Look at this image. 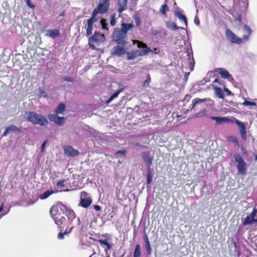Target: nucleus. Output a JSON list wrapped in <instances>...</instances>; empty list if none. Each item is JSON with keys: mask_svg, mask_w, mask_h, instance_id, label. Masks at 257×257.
I'll return each mask as SVG.
<instances>
[{"mask_svg": "<svg viewBox=\"0 0 257 257\" xmlns=\"http://www.w3.org/2000/svg\"><path fill=\"white\" fill-rule=\"evenodd\" d=\"M50 214L55 222H58L63 216H66L68 222L72 224L75 218V212L70 209L66 208L62 203L59 202L53 206L50 211Z\"/></svg>", "mask_w": 257, "mask_h": 257, "instance_id": "f257e3e1", "label": "nucleus"}, {"mask_svg": "<svg viewBox=\"0 0 257 257\" xmlns=\"http://www.w3.org/2000/svg\"><path fill=\"white\" fill-rule=\"evenodd\" d=\"M24 117L27 121L32 123L33 124L45 126L49 123L48 120L44 116L34 111L25 112Z\"/></svg>", "mask_w": 257, "mask_h": 257, "instance_id": "f03ea898", "label": "nucleus"}, {"mask_svg": "<svg viewBox=\"0 0 257 257\" xmlns=\"http://www.w3.org/2000/svg\"><path fill=\"white\" fill-rule=\"evenodd\" d=\"M232 161L234 163L238 173L241 175H245L247 166L241 155L237 153L233 154Z\"/></svg>", "mask_w": 257, "mask_h": 257, "instance_id": "7ed1b4c3", "label": "nucleus"}, {"mask_svg": "<svg viewBox=\"0 0 257 257\" xmlns=\"http://www.w3.org/2000/svg\"><path fill=\"white\" fill-rule=\"evenodd\" d=\"M106 40V37L104 34H101L98 32H95L94 34L89 38L88 40V45L93 49L99 45L100 43H103Z\"/></svg>", "mask_w": 257, "mask_h": 257, "instance_id": "20e7f679", "label": "nucleus"}, {"mask_svg": "<svg viewBox=\"0 0 257 257\" xmlns=\"http://www.w3.org/2000/svg\"><path fill=\"white\" fill-rule=\"evenodd\" d=\"M113 40L117 44L124 46L127 43V37L123 31L117 28L113 34Z\"/></svg>", "mask_w": 257, "mask_h": 257, "instance_id": "39448f33", "label": "nucleus"}, {"mask_svg": "<svg viewBox=\"0 0 257 257\" xmlns=\"http://www.w3.org/2000/svg\"><path fill=\"white\" fill-rule=\"evenodd\" d=\"M214 104V102L209 98H196L192 100V106L191 110L194 109V108L197 105H199L201 107H205L209 106H212Z\"/></svg>", "mask_w": 257, "mask_h": 257, "instance_id": "423d86ee", "label": "nucleus"}, {"mask_svg": "<svg viewBox=\"0 0 257 257\" xmlns=\"http://www.w3.org/2000/svg\"><path fill=\"white\" fill-rule=\"evenodd\" d=\"M141 155L147 168H151L154 159V153L152 151H145L142 152Z\"/></svg>", "mask_w": 257, "mask_h": 257, "instance_id": "0eeeda50", "label": "nucleus"}, {"mask_svg": "<svg viewBox=\"0 0 257 257\" xmlns=\"http://www.w3.org/2000/svg\"><path fill=\"white\" fill-rule=\"evenodd\" d=\"M225 36L226 39L232 43L240 44L242 43V39L238 37L229 29H226Z\"/></svg>", "mask_w": 257, "mask_h": 257, "instance_id": "6e6552de", "label": "nucleus"}, {"mask_svg": "<svg viewBox=\"0 0 257 257\" xmlns=\"http://www.w3.org/2000/svg\"><path fill=\"white\" fill-rule=\"evenodd\" d=\"M113 84H112V87L118 86V89L111 96L108 98V99L106 101V104H109L114 99L117 97L118 95L124 89V87L122 85H120V84H117V81H112Z\"/></svg>", "mask_w": 257, "mask_h": 257, "instance_id": "1a4fd4ad", "label": "nucleus"}, {"mask_svg": "<svg viewBox=\"0 0 257 257\" xmlns=\"http://www.w3.org/2000/svg\"><path fill=\"white\" fill-rule=\"evenodd\" d=\"M87 194L85 192L81 193L80 205L84 208L88 207L92 203V199L89 197H87Z\"/></svg>", "mask_w": 257, "mask_h": 257, "instance_id": "9d476101", "label": "nucleus"}, {"mask_svg": "<svg viewBox=\"0 0 257 257\" xmlns=\"http://www.w3.org/2000/svg\"><path fill=\"white\" fill-rule=\"evenodd\" d=\"M234 122L238 125L239 127V131L241 135V138L243 140H246L247 135L246 132L245 125L241 121L234 118Z\"/></svg>", "mask_w": 257, "mask_h": 257, "instance_id": "9b49d317", "label": "nucleus"}, {"mask_svg": "<svg viewBox=\"0 0 257 257\" xmlns=\"http://www.w3.org/2000/svg\"><path fill=\"white\" fill-rule=\"evenodd\" d=\"M48 118L50 121H53L60 125H62L65 120V117H60L57 114H50L48 115Z\"/></svg>", "mask_w": 257, "mask_h": 257, "instance_id": "f8f14e48", "label": "nucleus"}, {"mask_svg": "<svg viewBox=\"0 0 257 257\" xmlns=\"http://www.w3.org/2000/svg\"><path fill=\"white\" fill-rule=\"evenodd\" d=\"M215 72L220 75L221 78L228 80H234L233 77L229 74L228 71L223 68H216Z\"/></svg>", "mask_w": 257, "mask_h": 257, "instance_id": "ddd939ff", "label": "nucleus"}, {"mask_svg": "<svg viewBox=\"0 0 257 257\" xmlns=\"http://www.w3.org/2000/svg\"><path fill=\"white\" fill-rule=\"evenodd\" d=\"M109 3L108 0H100L97 9L100 14H103L108 9Z\"/></svg>", "mask_w": 257, "mask_h": 257, "instance_id": "4468645a", "label": "nucleus"}, {"mask_svg": "<svg viewBox=\"0 0 257 257\" xmlns=\"http://www.w3.org/2000/svg\"><path fill=\"white\" fill-rule=\"evenodd\" d=\"M138 47L139 48H142L141 50H139L140 52L141 56L146 55L149 52L151 51V49L148 47L146 44L143 43V42H140L139 41H137Z\"/></svg>", "mask_w": 257, "mask_h": 257, "instance_id": "2eb2a0df", "label": "nucleus"}, {"mask_svg": "<svg viewBox=\"0 0 257 257\" xmlns=\"http://www.w3.org/2000/svg\"><path fill=\"white\" fill-rule=\"evenodd\" d=\"M65 154L68 157H73L79 155V152L70 146H65L64 149Z\"/></svg>", "mask_w": 257, "mask_h": 257, "instance_id": "dca6fc26", "label": "nucleus"}, {"mask_svg": "<svg viewBox=\"0 0 257 257\" xmlns=\"http://www.w3.org/2000/svg\"><path fill=\"white\" fill-rule=\"evenodd\" d=\"M45 35L46 37H50L52 39H55L60 35V33L59 30L57 29H48L45 30Z\"/></svg>", "mask_w": 257, "mask_h": 257, "instance_id": "f3484780", "label": "nucleus"}, {"mask_svg": "<svg viewBox=\"0 0 257 257\" xmlns=\"http://www.w3.org/2000/svg\"><path fill=\"white\" fill-rule=\"evenodd\" d=\"M126 52L125 50L119 46L114 47L111 51L112 55H116L118 56H121L124 55Z\"/></svg>", "mask_w": 257, "mask_h": 257, "instance_id": "a211bd4d", "label": "nucleus"}, {"mask_svg": "<svg viewBox=\"0 0 257 257\" xmlns=\"http://www.w3.org/2000/svg\"><path fill=\"white\" fill-rule=\"evenodd\" d=\"M166 32L164 29L158 31L156 30L153 32V36L157 40H161L165 38L166 36Z\"/></svg>", "mask_w": 257, "mask_h": 257, "instance_id": "6ab92c4d", "label": "nucleus"}, {"mask_svg": "<svg viewBox=\"0 0 257 257\" xmlns=\"http://www.w3.org/2000/svg\"><path fill=\"white\" fill-rule=\"evenodd\" d=\"M210 118L216 121V123L219 124H221L223 122H232L233 120L228 118L226 117H218V116H211Z\"/></svg>", "mask_w": 257, "mask_h": 257, "instance_id": "aec40b11", "label": "nucleus"}, {"mask_svg": "<svg viewBox=\"0 0 257 257\" xmlns=\"http://www.w3.org/2000/svg\"><path fill=\"white\" fill-rule=\"evenodd\" d=\"M66 216H63L61 218L60 220H58V222H56L55 223L60 227H63L66 225L68 224V227L67 228H70V226L73 225L68 222V219H66Z\"/></svg>", "mask_w": 257, "mask_h": 257, "instance_id": "412c9836", "label": "nucleus"}, {"mask_svg": "<svg viewBox=\"0 0 257 257\" xmlns=\"http://www.w3.org/2000/svg\"><path fill=\"white\" fill-rule=\"evenodd\" d=\"M127 0H118V12L119 14L127 9Z\"/></svg>", "mask_w": 257, "mask_h": 257, "instance_id": "4be33fe9", "label": "nucleus"}, {"mask_svg": "<svg viewBox=\"0 0 257 257\" xmlns=\"http://www.w3.org/2000/svg\"><path fill=\"white\" fill-rule=\"evenodd\" d=\"M134 27V25L131 23H122L121 25V28L119 30L125 33L127 35L128 31L131 30Z\"/></svg>", "mask_w": 257, "mask_h": 257, "instance_id": "5701e85b", "label": "nucleus"}, {"mask_svg": "<svg viewBox=\"0 0 257 257\" xmlns=\"http://www.w3.org/2000/svg\"><path fill=\"white\" fill-rule=\"evenodd\" d=\"M138 50H132L131 52H126L127 59L133 60L135 58L140 56V53Z\"/></svg>", "mask_w": 257, "mask_h": 257, "instance_id": "b1692460", "label": "nucleus"}, {"mask_svg": "<svg viewBox=\"0 0 257 257\" xmlns=\"http://www.w3.org/2000/svg\"><path fill=\"white\" fill-rule=\"evenodd\" d=\"M187 63L189 66V69L192 71L193 70L194 68V60L193 57V55L191 54L188 53L187 54Z\"/></svg>", "mask_w": 257, "mask_h": 257, "instance_id": "393cba45", "label": "nucleus"}, {"mask_svg": "<svg viewBox=\"0 0 257 257\" xmlns=\"http://www.w3.org/2000/svg\"><path fill=\"white\" fill-rule=\"evenodd\" d=\"M214 93L219 98L223 99L224 98V90L223 91L221 88L214 87Z\"/></svg>", "mask_w": 257, "mask_h": 257, "instance_id": "a878e982", "label": "nucleus"}, {"mask_svg": "<svg viewBox=\"0 0 257 257\" xmlns=\"http://www.w3.org/2000/svg\"><path fill=\"white\" fill-rule=\"evenodd\" d=\"M257 222V219L252 218L250 215H247L244 219L243 224L244 225L247 224H253Z\"/></svg>", "mask_w": 257, "mask_h": 257, "instance_id": "bb28decb", "label": "nucleus"}, {"mask_svg": "<svg viewBox=\"0 0 257 257\" xmlns=\"http://www.w3.org/2000/svg\"><path fill=\"white\" fill-rule=\"evenodd\" d=\"M175 15L181 22L184 23L186 26H187V19L184 15L178 11L175 12Z\"/></svg>", "mask_w": 257, "mask_h": 257, "instance_id": "cd10ccee", "label": "nucleus"}, {"mask_svg": "<svg viewBox=\"0 0 257 257\" xmlns=\"http://www.w3.org/2000/svg\"><path fill=\"white\" fill-rule=\"evenodd\" d=\"M65 109V105L63 103H60L55 109V112L56 114H63Z\"/></svg>", "mask_w": 257, "mask_h": 257, "instance_id": "c85d7f7f", "label": "nucleus"}, {"mask_svg": "<svg viewBox=\"0 0 257 257\" xmlns=\"http://www.w3.org/2000/svg\"><path fill=\"white\" fill-rule=\"evenodd\" d=\"M54 193V191L51 190H47V191H45L42 194L40 195L39 198L41 200L45 199L47 198L49 196H50L51 194H52Z\"/></svg>", "mask_w": 257, "mask_h": 257, "instance_id": "c756f323", "label": "nucleus"}, {"mask_svg": "<svg viewBox=\"0 0 257 257\" xmlns=\"http://www.w3.org/2000/svg\"><path fill=\"white\" fill-rule=\"evenodd\" d=\"M153 176V172H152L151 168H147V184H149L152 182Z\"/></svg>", "mask_w": 257, "mask_h": 257, "instance_id": "7c9ffc66", "label": "nucleus"}, {"mask_svg": "<svg viewBox=\"0 0 257 257\" xmlns=\"http://www.w3.org/2000/svg\"><path fill=\"white\" fill-rule=\"evenodd\" d=\"M74 227V225H71L70 228H69V231H67L68 230V228H66L65 232L64 233H62V232H59L58 234V238L59 239H62L64 238V234H68L71 231V230L73 229V228Z\"/></svg>", "mask_w": 257, "mask_h": 257, "instance_id": "2f4dec72", "label": "nucleus"}, {"mask_svg": "<svg viewBox=\"0 0 257 257\" xmlns=\"http://www.w3.org/2000/svg\"><path fill=\"white\" fill-rule=\"evenodd\" d=\"M167 28L171 30H177L179 29H182L181 27H179L177 26L175 23L173 22H167L166 23Z\"/></svg>", "mask_w": 257, "mask_h": 257, "instance_id": "473e14b6", "label": "nucleus"}, {"mask_svg": "<svg viewBox=\"0 0 257 257\" xmlns=\"http://www.w3.org/2000/svg\"><path fill=\"white\" fill-rule=\"evenodd\" d=\"M141 256V246L138 244L136 245L134 252V257H140Z\"/></svg>", "mask_w": 257, "mask_h": 257, "instance_id": "72a5a7b5", "label": "nucleus"}, {"mask_svg": "<svg viewBox=\"0 0 257 257\" xmlns=\"http://www.w3.org/2000/svg\"><path fill=\"white\" fill-rule=\"evenodd\" d=\"M216 69L213 71H209L207 74L206 79L214 78L218 74V73L215 72Z\"/></svg>", "mask_w": 257, "mask_h": 257, "instance_id": "f704fd0d", "label": "nucleus"}, {"mask_svg": "<svg viewBox=\"0 0 257 257\" xmlns=\"http://www.w3.org/2000/svg\"><path fill=\"white\" fill-rule=\"evenodd\" d=\"M7 131H9L10 133L14 132L15 133L21 132V130L17 126L14 125H11L7 127Z\"/></svg>", "mask_w": 257, "mask_h": 257, "instance_id": "c9c22d12", "label": "nucleus"}, {"mask_svg": "<svg viewBox=\"0 0 257 257\" xmlns=\"http://www.w3.org/2000/svg\"><path fill=\"white\" fill-rule=\"evenodd\" d=\"M99 242L100 244L106 245L108 249H110L112 247V245L108 242L106 239H100L99 240Z\"/></svg>", "mask_w": 257, "mask_h": 257, "instance_id": "e433bc0d", "label": "nucleus"}, {"mask_svg": "<svg viewBox=\"0 0 257 257\" xmlns=\"http://www.w3.org/2000/svg\"><path fill=\"white\" fill-rule=\"evenodd\" d=\"M87 27L86 29V35L89 36L92 33V24H89V23H87Z\"/></svg>", "mask_w": 257, "mask_h": 257, "instance_id": "4c0bfd02", "label": "nucleus"}, {"mask_svg": "<svg viewBox=\"0 0 257 257\" xmlns=\"http://www.w3.org/2000/svg\"><path fill=\"white\" fill-rule=\"evenodd\" d=\"M169 10L168 6L167 4H165L162 5L161 8L160 9V12L163 14H165Z\"/></svg>", "mask_w": 257, "mask_h": 257, "instance_id": "58836bf2", "label": "nucleus"}, {"mask_svg": "<svg viewBox=\"0 0 257 257\" xmlns=\"http://www.w3.org/2000/svg\"><path fill=\"white\" fill-rule=\"evenodd\" d=\"M242 105L244 106H255L256 105V103L254 102L249 101L247 100H245L242 103Z\"/></svg>", "mask_w": 257, "mask_h": 257, "instance_id": "ea45409f", "label": "nucleus"}, {"mask_svg": "<svg viewBox=\"0 0 257 257\" xmlns=\"http://www.w3.org/2000/svg\"><path fill=\"white\" fill-rule=\"evenodd\" d=\"M145 248L146 249L147 253L148 254H151L152 252V248L150 245V242L145 243Z\"/></svg>", "mask_w": 257, "mask_h": 257, "instance_id": "a19ab883", "label": "nucleus"}, {"mask_svg": "<svg viewBox=\"0 0 257 257\" xmlns=\"http://www.w3.org/2000/svg\"><path fill=\"white\" fill-rule=\"evenodd\" d=\"M105 21H106L105 20H103V19L101 20L100 21L101 25L102 26V29L103 30L108 31V28L107 27V24L106 23Z\"/></svg>", "mask_w": 257, "mask_h": 257, "instance_id": "79ce46f5", "label": "nucleus"}, {"mask_svg": "<svg viewBox=\"0 0 257 257\" xmlns=\"http://www.w3.org/2000/svg\"><path fill=\"white\" fill-rule=\"evenodd\" d=\"M230 141L234 144V145L237 147V148L239 147V143L236 137H232L230 139Z\"/></svg>", "mask_w": 257, "mask_h": 257, "instance_id": "37998d69", "label": "nucleus"}, {"mask_svg": "<svg viewBox=\"0 0 257 257\" xmlns=\"http://www.w3.org/2000/svg\"><path fill=\"white\" fill-rule=\"evenodd\" d=\"M133 18L135 20V22L136 24V26H140L141 23V19L140 18V17L135 15V16H134Z\"/></svg>", "mask_w": 257, "mask_h": 257, "instance_id": "c03bdc74", "label": "nucleus"}, {"mask_svg": "<svg viewBox=\"0 0 257 257\" xmlns=\"http://www.w3.org/2000/svg\"><path fill=\"white\" fill-rule=\"evenodd\" d=\"M256 213H257V208H256V206H254L252 212L249 215L252 218H254V217L256 216Z\"/></svg>", "mask_w": 257, "mask_h": 257, "instance_id": "a18cd8bd", "label": "nucleus"}, {"mask_svg": "<svg viewBox=\"0 0 257 257\" xmlns=\"http://www.w3.org/2000/svg\"><path fill=\"white\" fill-rule=\"evenodd\" d=\"M96 20L97 19L95 17L91 16V17L87 20V23H89V24H92V25H93Z\"/></svg>", "mask_w": 257, "mask_h": 257, "instance_id": "49530a36", "label": "nucleus"}, {"mask_svg": "<svg viewBox=\"0 0 257 257\" xmlns=\"http://www.w3.org/2000/svg\"><path fill=\"white\" fill-rule=\"evenodd\" d=\"M38 90H39V92L40 93L41 96L43 97H47L46 93L43 90V89L42 88H39Z\"/></svg>", "mask_w": 257, "mask_h": 257, "instance_id": "de8ad7c7", "label": "nucleus"}, {"mask_svg": "<svg viewBox=\"0 0 257 257\" xmlns=\"http://www.w3.org/2000/svg\"><path fill=\"white\" fill-rule=\"evenodd\" d=\"M244 30L248 33V35H250L252 32L251 29L246 25L243 26Z\"/></svg>", "mask_w": 257, "mask_h": 257, "instance_id": "09e8293b", "label": "nucleus"}, {"mask_svg": "<svg viewBox=\"0 0 257 257\" xmlns=\"http://www.w3.org/2000/svg\"><path fill=\"white\" fill-rule=\"evenodd\" d=\"M116 24V21L115 19V16L114 15H113L111 17V20H110V25L111 26H115Z\"/></svg>", "mask_w": 257, "mask_h": 257, "instance_id": "8fccbe9b", "label": "nucleus"}, {"mask_svg": "<svg viewBox=\"0 0 257 257\" xmlns=\"http://www.w3.org/2000/svg\"><path fill=\"white\" fill-rule=\"evenodd\" d=\"M66 181L65 180H61L57 182V186L58 187H64V182Z\"/></svg>", "mask_w": 257, "mask_h": 257, "instance_id": "3c124183", "label": "nucleus"}, {"mask_svg": "<svg viewBox=\"0 0 257 257\" xmlns=\"http://www.w3.org/2000/svg\"><path fill=\"white\" fill-rule=\"evenodd\" d=\"M27 5L30 8L34 9L35 6L31 3V0H25Z\"/></svg>", "mask_w": 257, "mask_h": 257, "instance_id": "603ef678", "label": "nucleus"}, {"mask_svg": "<svg viewBox=\"0 0 257 257\" xmlns=\"http://www.w3.org/2000/svg\"><path fill=\"white\" fill-rule=\"evenodd\" d=\"M131 144L133 146L141 147L143 148L144 149L147 148V146L141 145L138 142H132Z\"/></svg>", "mask_w": 257, "mask_h": 257, "instance_id": "864d4df0", "label": "nucleus"}, {"mask_svg": "<svg viewBox=\"0 0 257 257\" xmlns=\"http://www.w3.org/2000/svg\"><path fill=\"white\" fill-rule=\"evenodd\" d=\"M99 13V12L98 10V9H94L92 12V16H94V17H95L96 16V15Z\"/></svg>", "mask_w": 257, "mask_h": 257, "instance_id": "5fc2aeb1", "label": "nucleus"}, {"mask_svg": "<svg viewBox=\"0 0 257 257\" xmlns=\"http://www.w3.org/2000/svg\"><path fill=\"white\" fill-rule=\"evenodd\" d=\"M46 143H47V141L46 140V141H45L43 143V144H42V146H41V151H42V152H44V148H45V146H46Z\"/></svg>", "mask_w": 257, "mask_h": 257, "instance_id": "6e6d98bb", "label": "nucleus"}, {"mask_svg": "<svg viewBox=\"0 0 257 257\" xmlns=\"http://www.w3.org/2000/svg\"><path fill=\"white\" fill-rule=\"evenodd\" d=\"M224 91H225L226 92V94L228 96H230V95H233V94L227 88H224Z\"/></svg>", "mask_w": 257, "mask_h": 257, "instance_id": "4d7b16f0", "label": "nucleus"}, {"mask_svg": "<svg viewBox=\"0 0 257 257\" xmlns=\"http://www.w3.org/2000/svg\"><path fill=\"white\" fill-rule=\"evenodd\" d=\"M249 38V35H243V38L242 39V43L247 41Z\"/></svg>", "mask_w": 257, "mask_h": 257, "instance_id": "13d9d810", "label": "nucleus"}, {"mask_svg": "<svg viewBox=\"0 0 257 257\" xmlns=\"http://www.w3.org/2000/svg\"><path fill=\"white\" fill-rule=\"evenodd\" d=\"M92 207H93V209L96 211H99L101 209L100 206L97 205H93Z\"/></svg>", "mask_w": 257, "mask_h": 257, "instance_id": "bf43d9fd", "label": "nucleus"}, {"mask_svg": "<svg viewBox=\"0 0 257 257\" xmlns=\"http://www.w3.org/2000/svg\"><path fill=\"white\" fill-rule=\"evenodd\" d=\"M144 237L145 243L150 242L149 238H148V236H147V234L146 233L144 234Z\"/></svg>", "mask_w": 257, "mask_h": 257, "instance_id": "052dcab7", "label": "nucleus"}, {"mask_svg": "<svg viewBox=\"0 0 257 257\" xmlns=\"http://www.w3.org/2000/svg\"><path fill=\"white\" fill-rule=\"evenodd\" d=\"M190 98H191V96L189 94H187V95H186V96L184 98V100H186L187 101H188Z\"/></svg>", "mask_w": 257, "mask_h": 257, "instance_id": "680f3d73", "label": "nucleus"}, {"mask_svg": "<svg viewBox=\"0 0 257 257\" xmlns=\"http://www.w3.org/2000/svg\"><path fill=\"white\" fill-rule=\"evenodd\" d=\"M65 15V12L62 11L61 12V13L59 14V15L57 17V19H59L60 17H63Z\"/></svg>", "mask_w": 257, "mask_h": 257, "instance_id": "e2e57ef3", "label": "nucleus"}, {"mask_svg": "<svg viewBox=\"0 0 257 257\" xmlns=\"http://www.w3.org/2000/svg\"><path fill=\"white\" fill-rule=\"evenodd\" d=\"M10 133L9 131H7V128L6 129L5 132L3 133L2 136L5 137L8 134Z\"/></svg>", "mask_w": 257, "mask_h": 257, "instance_id": "0e129e2a", "label": "nucleus"}, {"mask_svg": "<svg viewBox=\"0 0 257 257\" xmlns=\"http://www.w3.org/2000/svg\"><path fill=\"white\" fill-rule=\"evenodd\" d=\"M57 21L58 22V23L60 24H61V23H63V18H61V19H57Z\"/></svg>", "mask_w": 257, "mask_h": 257, "instance_id": "69168bd1", "label": "nucleus"}, {"mask_svg": "<svg viewBox=\"0 0 257 257\" xmlns=\"http://www.w3.org/2000/svg\"><path fill=\"white\" fill-rule=\"evenodd\" d=\"M194 22L197 25H199V21L198 19H197L196 18L194 20Z\"/></svg>", "mask_w": 257, "mask_h": 257, "instance_id": "338daca9", "label": "nucleus"}, {"mask_svg": "<svg viewBox=\"0 0 257 257\" xmlns=\"http://www.w3.org/2000/svg\"><path fill=\"white\" fill-rule=\"evenodd\" d=\"M4 203H3L0 206V212H1L4 208Z\"/></svg>", "mask_w": 257, "mask_h": 257, "instance_id": "774afa93", "label": "nucleus"}]
</instances>
